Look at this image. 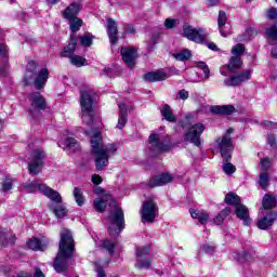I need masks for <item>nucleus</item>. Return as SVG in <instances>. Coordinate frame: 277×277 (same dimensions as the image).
<instances>
[{"label":"nucleus","instance_id":"bf43d9fd","mask_svg":"<svg viewBox=\"0 0 277 277\" xmlns=\"http://www.w3.org/2000/svg\"><path fill=\"white\" fill-rule=\"evenodd\" d=\"M37 68H38V64H36V62L34 61L28 62L27 64L28 72H36Z\"/></svg>","mask_w":277,"mask_h":277},{"label":"nucleus","instance_id":"c9c22d12","mask_svg":"<svg viewBox=\"0 0 277 277\" xmlns=\"http://www.w3.org/2000/svg\"><path fill=\"white\" fill-rule=\"evenodd\" d=\"M27 247L30 250H45L47 245H42V242L40 241V239L38 238H32L27 242Z\"/></svg>","mask_w":277,"mask_h":277},{"label":"nucleus","instance_id":"4d7b16f0","mask_svg":"<svg viewBox=\"0 0 277 277\" xmlns=\"http://www.w3.org/2000/svg\"><path fill=\"white\" fill-rule=\"evenodd\" d=\"M198 221L200 222V224H207L209 222V214H207V212L201 211Z\"/></svg>","mask_w":277,"mask_h":277},{"label":"nucleus","instance_id":"864d4df0","mask_svg":"<svg viewBox=\"0 0 277 277\" xmlns=\"http://www.w3.org/2000/svg\"><path fill=\"white\" fill-rule=\"evenodd\" d=\"M201 250H203L206 254H213L215 252V247L212 245L206 243L201 247Z\"/></svg>","mask_w":277,"mask_h":277},{"label":"nucleus","instance_id":"4468645a","mask_svg":"<svg viewBox=\"0 0 277 277\" xmlns=\"http://www.w3.org/2000/svg\"><path fill=\"white\" fill-rule=\"evenodd\" d=\"M121 57L128 68H134L135 60H137V51L133 48H121Z\"/></svg>","mask_w":277,"mask_h":277},{"label":"nucleus","instance_id":"412c9836","mask_svg":"<svg viewBox=\"0 0 277 277\" xmlns=\"http://www.w3.org/2000/svg\"><path fill=\"white\" fill-rule=\"evenodd\" d=\"M79 12H81V2H72L65 9L63 16L67 19L77 18Z\"/></svg>","mask_w":277,"mask_h":277},{"label":"nucleus","instance_id":"6ab92c4d","mask_svg":"<svg viewBox=\"0 0 277 277\" xmlns=\"http://www.w3.org/2000/svg\"><path fill=\"white\" fill-rule=\"evenodd\" d=\"M107 36L110 44H118V24L114 18L107 19Z\"/></svg>","mask_w":277,"mask_h":277},{"label":"nucleus","instance_id":"8fccbe9b","mask_svg":"<svg viewBox=\"0 0 277 277\" xmlns=\"http://www.w3.org/2000/svg\"><path fill=\"white\" fill-rule=\"evenodd\" d=\"M179 23V19L167 18L164 21V27L166 29H174V27H176Z\"/></svg>","mask_w":277,"mask_h":277},{"label":"nucleus","instance_id":"a211bd4d","mask_svg":"<svg viewBox=\"0 0 277 277\" xmlns=\"http://www.w3.org/2000/svg\"><path fill=\"white\" fill-rule=\"evenodd\" d=\"M277 213L268 212L266 215L262 216L258 220V228L261 230H267L271 226H274V222H276Z\"/></svg>","mask_w":277,"mask_h":277},{"label":"nucleus","instance_id":"a878e982","mask_svg":"<svg viewBox=\"0 0 277 277\" xmlns=\"http://www.w3.org/2000/svg\"><path fill=\"white\" fill-rule=\"evenodd\" d=\"M212 114H223L225 116H230L235 113V106L233 105H223V106H213L211 108Z\"/></svg>","mask_w":277,"mask_h":277},{"label":"nucleus","instance_id":"423d86ee","mask_svg":"<svg viewBox=\"0 0 277 277\" xmlns=\"http://www.w3.org/2000/svg\"><path fill=\"white\" fill-rule=\"evenodd\" d=\"M44 159H47L44 149L38 148L32 150L28 161L29 174H40L42 172V166H44Z\"/></svg>","mask_w":277,"mask_h":277},{"label":"nucleus","instance_id":"774afa93","mask_svg":"<svg viewBox=\"0 0 277 277\" xmlns=\"http://www.w3.org/2000/svg\"><path fill=\"white\" fill-rule=\"evenodd\" d=\"M220 3V0H208V6L213 8Z\"/></svg>","mask_w":277,"mask_h":277},{"label":"nucleus","instance_id":"2eb2a0df","mask_svg":"<svg viewBox=\"0 0 277 277\" xmlns=\"http://www.w3.org/2000/svg\"><path fill=\"white\" fill-rule=\"evenodd\" d=\"M227 21L228 17H226V12L220 11L217 25L220 34L221 36H223V38H227L228 36H230V24H228Z\"/></svg>","mask_w":277,"mask_h":277},{"label":"nucleus","instance_id":"cd10ccee","mask_svg":"<svg viewBox=\"0 0 277 277\" xmlns=\"http://www.w3.org/2000/svg\"><path fill=\"white\" fill-rule=\"evenodd\" d=\"M160 114L168 122H176V116H174V114L172 113V108L170 107V105L166 104L160 109Z\"/></svg>","mask_w":277,"mask_h":277},{"label":"nucleus","instance_id":"5fc2aeb1","mask_svg":"<svg viewBox=\"0 0 277 277\" xmlns=\"http://www.w3.org/2000/svg\"><path fill=\"white\" fill-rule=\"evenodd\" d=\"M267 18H269L271 21H276L277 18V10L276 8H272L267 11L266 13Z\"/></svg>","mask_w":277,"mask_h":277},{"label":"nucleus","instance_id":"ddd939ff","mask_svg":"<svg viewBox=\"0 0 277 277\" xmlns=\"http://www.w3.org/2000/svg\"><path fill=\"white\" fill-rule=\"evenodd\" d=\"M148 254H150V247L148 246L136 249L137 269H148V267H150V259L146 258Z\"/></svg>","mask_w":277,"mask_h":277},{"label":"nucleus","instance_id":"4be33fe9","mask_svg":"<svg viewBox=\"0 0 277 277\" xmlns=\"http://www.w3.org/2000/svg\"><path fill=\"white\" fill-rule=\"evenodd\" d=\"M119 107V119L117 123V129H124L127 124V116L129 110L131 109V106H128L127 104H118Z\"/></svg>","mask_w":277,"mask_h":277},{"label":"nucleus","instance_id":"603ef678","mask_svg":"<svg viewBox=\"0 0 277 277\" xmlns=\"http://www.w3.org/2000/svg\"><path fill=\"white\" fill-rule=\"evenodd\" d=\"M260 166L264 172H267L272 168V160L269 158H264L261 160Z\"/></svg>","mask_w":277,"mask_h":277},{"label":"nucleus","instance_id":"1a4fd4ad","mask_svg":"<svg viewBox=\"0 0 277 277\" xmlns=\"http://www.w3.org/2000/svg\"><path fill=\"white\" fill-rule=\"evenodd\" d=\"M28 101L30 103V107L28 109L29 116L32 118H38V115L42 109H47V100L40 92H32L28 96Z\"/></svg>","mask_w":277,"mask_h":277},{"label":"nucleus","instance_id":"0eeeda50","mask_svg":"<svg viewBox=\"0 0 277 277\" xmlns=\"http://www.w3.org/2000/svg\"><path fill=\"white\" fill-rule=\"evenodd\" d=\"M230 133H233V128L227 129L226 133L216 138V148H219L223 161H228L232 159L230 153H233V137H230Z\"/></svg>","mask_w":277,"mask_h":277},{"label":"nucleus","instance_id":"b1692460","mask_svg":"<svg viewBox=\"0 0 277 277\" xmlns=\"http://www.w3.org/2000/svg\"><path fill=\"white\" fill-rule=\"evenodd\" d=\"M143 79L154 83L155 81H166L168 79V74L163 71H151L144 75Z\"/></svg>","mask_w":277,"mask_h":277},{"label":"nucleus","instance_id":"9d476101","mask_svg":"<svg viewBox=\"0 0 277 277\" xmlns=\"http://www.w3.org/2000/svg\"><path fill=\"white\" fill-rule=\"evenodd\" d=\"M142 222L153 224L155 219L159 215V207L154 201H145L141 211Z\"/></svg>","mask_w":277,"mask_h":277},{"label":"nucleus","instance_id":"4c0bfd02","mask_svg":"<svg viewBox=\"0 0 277 277\" xmlns=\"http://www.w3.org/2000/svg\"><path fill=\"white\" fill-rule=\"evenodd\" d=\"M69 62L70 64H72V66H77L78 68H81V66L88 65V61L80 55H74L72 57L69 58Z\"/></svg>","mask_w":277,"mask_h":277},{"label":"nucleus","instance_id":"58836bf2","mask_svg":"<svg viewBox=\"0 0 277 277\" xmlns=\"http://www.w3.org/2000/svg\"><path fill=\"white\" fill-rule=\"evenodd\" d=\"M230 213V208H225L224 210H222L213 220L214 224H216V226H220V224H222L224 222V220H226L227 215Z\"/></svg>","mask_w":277,"mask_h":277},{"label":"nucleus","instance_id":"6e6d98bb","mask_svg":"<svg viewBox=\"0 0 277 277\" xmlns=\"http://www.w3.org/2000/svg\"><path fill=\"white\" fill-rule=\"evenodd\" d=\"M177 98H181L182 101H187L189 98V92L185 91V89H182L177 93Z\"/></svg>","mask_w":277,"mask_h":277},{"label":"nucleus","instance_id":"dca6fc26","mask_svg":"<svg viewBox=\"0 0 277 277\" xmlns=\"http://www.w3.org/2000/svg\"><path fill=\"white\" fill-rule=\"evenodd\" d=\"M174 181V176L170 173H162L160 175L154 176L149 183L148 187H161V185H168V183H172Z\"/></svg>","mask_w":277,"mask_h":277},{"label":"nucleus","instance_id":"9b49d317","mask_svg":"<svg viewBox=\"0 0 277 277\" xmlns=\"http://www.w3.org/2000/svg\"><path fill=\"white\" fill-rule=\"evenodd\" d=\"M252 79V70L247 69L242 72H239L237 75L230 76L229 78H226L224 80V85L226 88H237L241 85L242 83H248Z\"/></svg>","mask_w":277,"mask_h":277},{"label":"nucleus","instance_id":"69168bd1","mask_svg":"<svg viewBox=\"0 0 277 277\" xmlns=\"http://www.w3.org/2000/svg\"><path fill=\"white\" fill-rule=\"evenodd\" d=\"M200 213H202V211L190 210V215L194 220H198L200 217Z\"/></svg>","mask_w":277,"mask_h":277},{"label":"nucleus","instance_id":"72a5a7b5","mask_svg":"<svg viewBox=\"0 0 277 277\" xmlns=\"http://www.w3.org/2000/svg\"><path fill=\"white\" fill-rule=\"evenodd\" d=\"M226 205H232L233 207H238L241 203V198L235 193H228L225 196Z\"/></svg>","mask_w":277,"mask_h":277},{"label":"nucleus","instance_id":"c85d7f7f","mask_svg":"<svg viewBox=\"0 0 277 277\" xmlns=\"http://www.w3.org/2000/svg\"><path fill=\"white\" fill-rule=\"evenodd\" d=\"M277 205L276 197L273 195H265L262 200V206L265 210L267 209H274Z\"/></svg>","mask_w":277,"mask_h":277},{"label":"nucleus","instance_id":"7ed1b4c3","mask_svg":"<svg viewBox=\"0 0 277 277\" xmlns=\"http://www.w3.org/2000/svg\"><path fill=\"white\" fill-rule=\"evenodd\" d=\"M170 148L171 144L169 136H163L158 133L149 135V145L147 149V155H149V157H157V155H161V153H168Z\"/></svg>","mask_w":277,"mask_h":277},{"label":"nucleus","instance_id":"052dcab7","mask_svg":"<svg viewBox=\"0 0 277 277\" xmlns=\"http://www.w3.org/2000/svg\"><path fill=\"white\" fill-rule=\"evenodd\" d=\"M263 127H264L265 129H277V122L264 121V122H263Z\"/></svg>","mask_w":277,"mask_h":277},{"label":"nucleus","instance_id":"0e129e2a","mask_svg":"<svg viewBox=\"0 0 277 277\" xmlns=\"http://www.w3.org/2000/svg\"><path fill=\"white\" fill-rule=\"evenodd\" d=\"M0 55H8V45H5V43H0Z\"/></svg>","mask_w":277,"mask_h":277},{"label":"nucleus","instance_id":"e433bc0d","mask_svg":"<svg viewBox=\"0 0 277 277\" xmlns=\"http://www.w3.org/2000/svg\"><path fill=\"white\" fill-rule=\"evenodd\" d=\"M72 194L78 207H83V205L85 203V197H83V190H81V188L79 187H75Z\"/></svg>","mask_w":277,"mask_h":277},{"label":"nucleus","instance_id":"e2e57ef3","mask_svg":"<svg viewBox=\"0 0 277 277\" xmlns=\"http://www.w3.org/2000/svg\"><path fill=\"white\" fill-rule=\"evenodd\" d=\"M237 259L239 263H243V261H250V256L248 255V253L238 254Z\"/></svg>","mask_w":277,"mask_h":277},{"label":"nucleus","instance_id":"680f3d73","mask_svg":"<svg viewBox=\"0 0 277 277\" xmlns=\"http://www.w3.org/2000/svg\"><path fill=\"white\" fill-rule=\"evenodd\" d=\"M268 144L272 146V148H277L275 135L268 134Z\"/></svg>","mask_w":277,"mask_h":277},{"label":"nucleus","instance_id":"ea45409f","mask_svg":"<svg viewBox=\"0 0 277 277\" xmlns=\"http://www.w3.org/2000/svg\"><path fill=\"white\" fill-rule=\"evenodd\" d=\"M100 248H102L103 250H107L108 254L111 256L116 248V242L109 239H106L100 245Z\"/></svg>","mask_w":277,"mask_h":277},{"label":"nucleus","instance_id":"f704fd0d","mask_svg":"<svg viewBox=\"0 0 277 277\" xmlns=\"http://www.w3.org/2000/svg\"><path fill=\"white\" fill-rule=\"evenodd\" d=\"M135 34H137V30L133 24L122 25L121 38H127V36H135Z\"/></svg>","mask_w":277,"mask_h":277},{"label":"nucleus","instance_id":"09e8293b","mask_svg":"<svg viewBox=\"0 0 277 277\" xmlns=\"http://www.w3.org/2000/svg\"><path fill=\"white\" fill-rule=\"evenodd\" d=\"M197 68H200L205 75V79H209L210 77V70H209V66H207V63L205 62H198L197 63Z\"/></svg>","mask_w":277,"mask_h":277},{"label":"nucleus","instance_id":"473e14b6","mask_svg":"<svg viewBox=\"0 0 277 277\" xmlns=\"http://www.w3.org/2000/svg\"><path fill=\"white\" fill-rule=\"evenodd\" d=\"M50 209L51 211H53L56 217H66V214L68 213V210H66V207H64V205H51Z\"/></svg>","mask_w":277,"mask_h":277},{"label":"nucleus","instance_id":"49530a36","mask_svg":"<svg viewBox=\"0 0 277 277\" xmlns=\"http://www.w3.org/2000/svg\"><path fill=\"white\" fill-rule=\"evenodd\" d=\"M92 40H94V37L90 34H87L80 38L82 47H92Z\"/></svg>","mask_w":277,"mask_h":277},{"label":"nucleus","instance_id":"a18cd8bd","mask_svg":"<svg viewBox=\"0 0 277 277\" xmlns=\"http://www.w3.org/2000/svg\"><path fill=\"white\" fill-rule=\"evenodd\" d=\"M236 170L237 168H235L233 163L224 160L223 171L225 172V174H235Z\"/></svg>","mask_w":277,"mask_h":277},{"label":"nucleus","instance_id":"393cba45","mask_svg":"<svg viewBox=\"0 0 277 277\" xmlns=\"http://www.w3.org/2000/svg\"><path fill=\"white\" fill-rule=\"evenodd\" d=\"M236 215L239 220H242L245 226H250V213L248 212V208L243 205H239L236 207Z\"/></svg>","mask_w":277,"mask_h":277},{"label":"nucleus","instance_id":"2f4dec72","mask_svg":"<svg viewBox=\"0 0 277 277\" xmlns=\"http://www.w3.org/2000/svg\"><path fill=\"white\" fill-rule=\"evenodd\" d=\"M69 21V29L72 34H77L81 27H83V19L79 17H72Z\"/></svg>","mask_w":277,"mask_h":277},{"label":"nucleus","instance_id":"6e6552de","mask_svg":"<svg viewBox=\"0 0 277 277\" xmlns=\"http://www.w3.org/2000/svg\"><path fill=\"white\" fill-rule=\"evenodd\" d=\"M183 34L184 38H187V40H190V42H196L197 44H202L209 40V34H207V30L202 28H195L189 24H185L183 26Z\"/></svg>","mask_w":277,"mask_h":277},{"label":"nucleus","instance_id":"3c124183","mask_svg":"<svg viewBox=\"0 0 277 277\" xmlns=\"http://www.w3.org/2000/svg\"><path fill=\"white\" fill-rule=\"evenodd\" d=\"M267 36L272 38V40H277V22L274 26L267 29Z\"/></svg>","mask_w":277,"mask_h":277},{"label":"nucleus","instance_id":"20e7f679","mask_svg":"<svg viewBox=\"0 0 277 277\" xmlns=\"http://www.w3.org/2000/svg\"><path fill=\"white\" fill-rule=\"evenodd\" d=\"M24 189L28 192V194H35V192H41L43 196L52 200V202H55L56 205L62 203V195H60L56 190L53 188L47 186L45 184L35 182H27L23 185Z\"/></svg>","mask_w":277,"mask_h":277},{"label":"nucleus","instance_id":"39448f33","mask_svg":"<svg viewBox=\"0 0 277 277\" xmlns=\"http://www.w3.org/2000/svg\"><path fill=\"white\" fill-rule=\"evenodd\" d=\"M109 220L111 225L108 227L110 237H118L124 229V212L121 208L115 207L110 213Z\"/></svg>","mask_w":277,"mask_h":277},{"label":"nucleus","instance_id":"de8ad7c7","mask_svg":"<svg viewBox=\"0 0 277 277\" xmlns=\"http://www.w3.org/2000/svg\"><path fill=\"white\" fill-rule=\"evenodd\" d=\"M14 185V180L10 176H6L2 183V192H10Z\"/></svg>","mask_w":277,"mask_h":277},{"label":"nucleus","instance_id":"79ce46f5","mask_svg":"<svg viewBox=\"0 0 277 277\" xmlns=\"http://www.w3.org/2000/svg\"><path fill=\"white\" fill-rule=\"evenodd\" d=\"M246 53V47L243 44L238 43L232 49V54L234 57H241V55Z\"/></svg>","mask_w":277,"mask_h":277},{"label":"nucleus","instance_id":"f3484780","mask_svg":"<svg viewBox=\"0 0 277 277\" xmlns=\"http://www.w3.org/2000/svg\"><path fill=\"white\" fill-rule=\"evenodd\" d=\"M107 205H114V198L109 194L103 195L93 202V207L98 213H103L107 209Z\"/></svg>","mask_w":277,"mask_h":277},{"label":"nucleus","instance_id":"f257e3e1","mask_svg":"<svg viewBox=\"0 0 277 277\" xmlns=\"http://www.w3.org/2000/svg\"><path fill=\"white\" fill-rule=\"evenodd\" d=\"M96 93L92 90L81 92L80 105L82 111V122L90 128L85 133L91 137V154L93 156L96 170H105L109 166V156L116 155L118 148L114 144L104 145L103 135L98 132L101 121L94 119V98Z\"/></svg>","mask_w":277,"mask_h":277},{"label":"nucleus","instance_id":"7c9ffc66","mask_svg":"<svg viewBox=\"0 0 277 277\" xmlns=\"http://www.w3.org/2000/svg\"><path fill=\"white\" fill-rule=\"evenodd\" d=\"M259 32L254 28H248L241 36L238 37L239 42H248L255 38Z\"/></svg>","mask_w":277,"mask_h":277},{"label":"nucleus","instance_id":"f03ea898","mask_svg":"<svg viewBox=\"0 0 277 277\" xmlns=\"http://www.w3.org/2000/svg\"><path fill=\"white\" fill-rule=\"evenodd\" d=\"M72 252H75V239L72 238V233L66 228H63L61 230L58 253L54 261L55 272L62 274L68 269V261L70 256H72Z\"/></svg>","mask_w":277,"mask_h":277},{"label":"nucleus","instance_id":"bb28decb","mask_svg":"<svg viewBox=\"0 0 277 277\" xmlns=\"http://www.w3.org/2000/svg\"><path fill=\"white\" fill-rule=\"evenodd\" d=\"M0 243L1 246H14V243H16V236L10 233L0 232Z\"/></svg>","mask_w":277,"mask_h":277},{"label":"nucleus","instance_id":"13d9d810","mask_svg":"<svg viewBox=\"0 0 277 277\" xmlns=\"http://www.w3.org/2000/svg\"><path fill=\"white\" fill-rule=\"evenodd\" d=\"M91 181L93 185H101L103 183V177H101L98 174H93L91 176Z\"/></svg>","mask_w":277,"mask_h":277},{"label":"nucleus","instance_id":"5701e85b","mask_svg":"<svg viewBox=\"0 0 277 277\" xmlns=\"http://www.w3.org/2000/svg\"><path fill=\"white\" fill-rule=\"evenodd\" d=\"M76 49H77V38H75V36H71L68 45L63 48V50L61 51V57H68V60H70V57L75 55Z\"/></svg>","mask_w":277,"mask_h":277},{"label":"nucleus","instance_id":"c03bdc74","mask_svg":"<svg viewBox=\"0 0 277 277\" xmlns=\"http://www.w3.org/2000/svg\"><path fill=\"white\" fill-rule=\"evenodd\" d=\"M65 146H67L69 150H79V142H77V140L74 137L66 138Z\"/></svg>","mask_w":277,"mask_h":277},{"label":"nucleus","instance_id":"37998d69","mask_svg":"<svg viewBox=\"0 0 277 277\" xmlns=\"http://www.w3.org/2000/svg\"><path fill=\"white\" fill-rule=\"evenodd\" d=\"M174 57L175 60H177V62H185L189 60V57H192V53L189 52V50H184L182 52L174 54Z\"/></svg>","mask_w":277,"mask_h":277},{"label":"nucleus","instance_id":"c756f323","mask_svg":"<svg viewBox=\"0 0 277 277\" xmlns=\"http://www.w3.org/2000/svg\"><path fill=\"white\" fill-rule=\"evenodd\" d=\"M243 66V63L241 62V57L239 56H232L228 64V70L230 72H235V70H239Z\"/></svg>","mask_w":277,"mask_h":277},{"label":"nucleus","instance_id":"aec40b11","mask_svg":"<svg viewBox=\"0 0 277 277\" xmlns=\"http://www.w3.org/2000/svg\"><path fill=\"white\" fill-rule=\"evenodd\" d=\"M47 81H49V69L41 68L34 80L36 90H42L47 85Z\"/></svg>","mask_w":277,"mask_h":277},{"label":"nucleus","instance_id":"f8f14e48","mask_svg":"<svg viewBox=\"0 0 277 277\" xmlns=\"http://www.w3.org/2000/svg\"><path fill=\"white\" fill-rule=\"evenodd\" d=\"M205 133V124L195 123L193 124L185 134V141L190 142L195 146H200V135Z\"/></svg>","mask_w":277,"mask_h":277},{"label":"nucleus","instance_id":"a19ab883","mask_svg":"<svg viewBox=\"0 0 277 277\" xmlns=\"http://www.w3.org/2000/svg\"><path fill=\"white\" fill-rule=\"evenodd\" d=\"M259 185L261 189H267L269 186V174H267V172L260 174Z\"/></svg>","mask_w":277,"mask_h":277},{"label":"nucleus","instance_id":"338daca9","mask_svg":"<svg viewBox=\"0 0 277 277\" xmlns=\"http://www.w3.org/2000/svg\"><path fill=\"white\" fill-rule=\"evenodd\" d=\"M34 277H44V273L40 268H35Z\"/></svg>","mask_w":277,"mask_h":277}]
</instances>
